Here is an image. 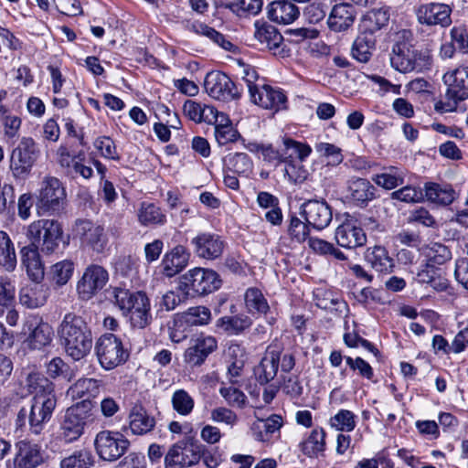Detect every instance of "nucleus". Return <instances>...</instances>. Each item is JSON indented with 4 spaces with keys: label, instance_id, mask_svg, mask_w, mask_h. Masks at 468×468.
Listing matches in <instances>:
<instances>
[{
    "label": "nucleus",
    "instance_id": "nucleus-13",
    "mask_svg": "<svg viewBox=\"0 0 468 468\" xmlns=\"http://www.w3.org/2000/svg\"><path fill=\"white\" fill-rule=\"evenodd\" d=\"M38 155L37 144L31 137H22L13 149L10 156V168L16 176L29 173Z\"/></svg>",
    "mask_w": 468,
    "mask_h": 468
},
{
    "label": "nucleus",
    "instance_id": "nucleus-16",
    "mask_svg": "<svg viewBox=\"0 0 468 468\" xmlns=\"http://www.w3.org/2000/svg\"><path fill=\"white\" fill-rule=\"evenodd\" d=\"M22 333L29 348L37 350L48 346L54 335L51 325L36 316L25 322Z\"/></svg>",
    "mask_w": 468,
    "mask_h": 468
},
{
    "label": "nucleus",
    "instance_id": "nucleus-50",
    "mask_svg": "<svg viewBox=\"0 0 468 468\" xmlns=\"http://www.w3.org/2000/svg\"><path fill=\"white\" fill-rule=\"evenodd\" d=\"M303 161L292 158V155H286V159L283 162L284 178L294 185L303 183L309 176L307 169L303 165Z\"/></svg>",
    "mask_w": 468,
    "mask_h": 468
},
{
    "label": "nucleus",
    "instance_id": "nucleus-43",
    "mask_svg": "<svg viewBox=\"0 0 468 468\" xmlns=\"http://www.w3.org/2000/svg\"><path fill=\"white\" fill-rule=\"evenodd\" d=\"M245 305L251 314H266L270 310L267 299L262 292L256 288H248L244 294Z\"/></svg>",
    "mask_w": 468,
    "mask_h": 468
},
{
    "label": "nucleus",
    "instance_id": "nucleus-57",
    "mask_svg": "<svg viewBox=\"0 0 468 468\" xmlns=\"http://www.w3.org/2000/svg\"><path fill=\"white\" fill-rule=\"evenodd\" d=\"M0 121L4 127L5 136L8 138L17 136L22 121L18 116L11 114L2 104H0Z\"/></svg>",
    "mask_w": 468,
    "mask_h": 468
},
{
    "label": "nucleus",
    "instance_id": "nucleus-54",
    "mask_svg": "<svg viewBox=\"0 0 468 468\" xmlns=\"http://www.w3.org/2000/svg\"><path fill=\"white\" fill-rule=\"evenodd\" d=\"M173 410L181 416H188L194 410L195 400L185 389H176L171 398Z\"/></svg>",
    "mask_w": 468,
    "mask_h": 468
},
{
    "label": "nucleus",
    "instance_id": "nucleus-18",
    "mask_svg": "<svg viewBox=\"0 0 468 468\" xmlns=\"http://www.w3.org/2000/svg\"><path fill=\"white\" fill-rule=\"evenodd\" d=\"M74 233L80 238L83 245L90 247L96 252L103 251L107 244L104 229L91 221L78 220L75 224Z\"/></svg>",
    "mask_w": 468,
    "mask_h": 468
},
{
    "label": "nucleus",
    "instance_id": "nucleus-15",
    "mask_svg": "<svg viewBox=\"0 0 468 468\" xmlns=\"http://www.w3.org/2000/svg\"><path fill=\"white\" fill-rule=\"evenodd\" d=\"M109 280L108 271L100 265L88 266L77 283V292L82 300L91 299L103 289Z\"/></svg>",
    "mask_w": 468,
    "mask_h": 468
},
{
    "label": "nucleus",
    "instance_id": "nucleus-27",
    "mask_svg": "<svg viewBox=\"0 0 468 468\" xmlns=\"http://www.w3.org/2000/svg\"><path fill=\"white\" fill-rule=\"evenodd\" d=\"M217 348V340L213 336L199 335L185 352V360L193 366L201 365L207 356Z\"/></svg>",
    "mask_w": 468,
    "mask_h": 468
},
{
    "label": "nucleus",
    "instance_id": "nucleus-56",
    "mask_svg": "<svg viewBox=\"0 0 468 468\" xmlns=\"http://www.w3.org/2000/svg\"><path fill=\"white\" fill-rule=\"evenodd\" d=\"M282 144V154L292 155V158H294L295 155L296 160H305L312 153V148L309 144L292 138H283Z\"/></svg>",
    "mask_w": 468,
    "mask_h": 468
},
{
    "label": "nucleus",
    "instance_id": "nucleus-25",
    "mask_svg": "<svg viewBox=\"0 0 468 468\" xmlns=\"http://www.w3.org/2000/svg\"><path fill=\"white\" fill-rule=\"evenodd\" d=\"M445 84L451 88L448 89L447 96L457 101H463L466 98L465 90L468 89V66H460L454 69L448 70L442 77Z\"/></svg>",
    "mask_w": 468,
    "mask_h": 468
},
{
    "label": "nucleus",
    "instance_id": "nucleus-2",
    "mask_svg": "<svg viewBox=\"0 0 468 468\" xmlns=\"http://www.w3.org/2000/svg\"><path fill=\"white\" fill-rule=\"evenodd\" d=\"M58 335L66 354L75 361L82 359L91 350V331L80 315L65 314L58 328Z\"/></svg>",
    "mask_w": 468,
    "mask_h": 468
},
{
    "label": "nucleus",
    "instance_id": "nucleus-63",
    "mask_svg": "<svg viewBox=\"0 0 468 468\" xmlns=\"http://www.w3.org/2000/svg\"><path fill=\"white\" fill-rule=\"evenodd\" d=\"M93 144L102 157L112 160L120 159V154L112 138L108 136L98 137Z\"/></svg>",
    "mask_w": 468,
    "mask_h": 468
},
{
    "label": "nucleus",
    "instance_id": "nucleus-33",
    "mask_svg": "<svg viewBox=\"0 0 468 468\" xmlns=\"http://www.w3.org/2000/svg\"><path fill=\"white\" fill-rule=\"evenodd\" d=\"M389 10L388 8H378L365 14L360 22L361 33L371 36L385 27L389 21Z\"/></svg>",
    "mask_w": 468,
    "mask_h": 468
},
{
    "label": "nucleus",
    "instance_id": "nucleus-34",
    "mask_svg": "<svg viewBox=\"0 0 468 468\" xmlns=\"http://www.w3.org/2000/svg\"><path fill=\"white\" fill-rule=\"evenodd\" d=\"M325 431L316 427L299 443V449L307 457H318L325 451Z\"/></svg>",
    "mask_w": 468,
    "mask_h": 468
},
{
    "label": "nucleus",
    "instance_id": "nucleus-12",
    "mask_svg": "<svg viewBox=\"0 0 468 468\" xmlns=\"http://www.w3.org/2000/svg\"><path fill=\"white\" fill-rule=\"evenodd\" d=\"M203 444L197 441L177 442L170 447L165 457L166 468H184L196 465L202 456Z\"/></svg>",
    "mask_w": 468,
    "mask_h": 468
},
{
    "label": "nucleus",
    "instance_id": "nucleus-53",
    "mask_svg": "<svg viewBox=\"0 0 468 468\" xmlns=\"http://www.w3.org/2000/svg\"><path fill=\"white\" fill-rule=\"evenodd\" d=\"M329 425L337 431L350 432L356 426V416L348 410H340L330 418Z\"/></svg>",
    "mask_w": 468,
    "mask_h": 468
},
{
    "label": "nucleus",
    "instance_id": "nucleus-17",
    "mask_svg": "<svg viewBox=\"0 0 468 468\" xmlns=\"http://www.w3.org/2000/svg\"><path fill=\"white\" fill-rule=\"evenodd\" d=\"M250 100L262 109L273 112L287 108V97L282 90L270 85L250 88Z\"/></svg>",
    "mask_w": 468,
    "mask_h": 468
},
{
    "label": "nucleus",
    "instance_id": "nucleus-38",
    "mask_svg": "<svg viewBox=\"0 0 468 468\" xmlns=\"http://www.w3.org/2000/svg\"><path fill=\"white\" fill-rule=\"evenodd\" d=\"M366 261L379 272H389L394 267V261L382 246L368 248L366 252Z\"/></svg>",
    "mask_w": 468,
    "mask_h": 468
},
{
    "label": "nucleus",
    "instance_id": "nucleus-37",
    "mask_svg": "<svg viewBox=\"0 0 468 468\" xmlns=\"http://www.w3.org/2000/svg\"><path fill=\"white\" fill-rule=\"evenodd\" d=\"M101 381L94 378H80L77 380L69 389L68 395L72 399H83L82 401H90L100 393Z\"/></svg>",
    "mask_w": 468,
    "mask_h": 468
},
{
    "label": "nucleus",
    "instance_id": "nucleus-39",
    "mask_svg": "<svg viewBox=\"0 0 468 468\" xmlns=\"http://www.w3.org/2000/svg\"><path fill=\"white\" fill-rule=\"evenodd\" d=\"M48 299V290L40 282L27 286L20 291L19 300L22 305L28 308H38L45 304Z\"/></svg>",
    "mask_w": 468,
    "mask_h": 468
},
{
    "label": "nucleus",
    "instance_id": "nucleus-9",
    "mask_svg": "<svg viewBox=\"0 0 468 468\" xmlns=\"http://www.w3.org/2000/svg\"><path fill=\"white\" fill-rule=\"evenodd\" d=\"M130 441L118 431H101L94 439V447L98 456L106 462H115L128 450Z\"/></svg>",
    "mask_w": 468,
    "mask_h": 468
},
{
    "label": "nucleus",
    "instance_id": "nucleus-40",
    "mask_svg": "<svg viewBox=\"0 0 468 468\" xmlns=\"http://www.w3.org/2000/svg\"><path fill=\"white\" fill-rule=\"evenodd\" d=\"M282 425V419L279 415H272L267 420H257L251 426L253 437L260 441H267L270 436L279 431Z\"/></svg>",
    "mask_w": 468,
    "mask_h": 468
},
{
    "label": "nucleus",
    "instance_id": "nucleus-31",
    "mask_svg": "<svg viewBox=\"0 0 468 468\" xmlns=\"http://www.w3.org/2000/svg\"><path fill=\"white\" fill-rule=\"evenodd\" d=\"M40 251L29 246H25L21 250L22 263L26 267L27 275L35 282H40L45 275Z\"/></svg>",
    "mask_w": 468,
    "mask_h": 468
},
{
    "label": "nucleus",
    "instance_id": "nucleus-4",
    "mask_svg": "<svg viewBox=\"0 0 468 468\" xmlns=\"http://www.w3.org/2000/svg\"><path fill=\"white\" fill-rule=\"evenodd\" d=\"M62 235L61 224L49 218L34 220L26 230V237L29 240L27 246L35 247L46 255H50L58 250Z\"/></svg>",
    "mask_w": 468,
    "mask_h": 468
},
{
    "label": "nucleus",
    "instance_id": "nucleus-6",
    "mask_svg": "<svg viewBox=\"0 0 468 468\" xmlns=\"http://www.w3.org/2000/svg\"><path fill=\"white\" fill-rule=\"evenodd\" d=\"M221 285L218 274L213 270L194 268L180 277L179 289L187 296L204 295L217 291Z\"/></svg>",
    "mask_w": 468,
    "mask_h": 468
},
{
    "label": "nucleus",
    "instance_id": "nucleus-32",
    "mask_svg": "<svg viewBox=\"0 0 468 468\" xmlns=\"http://www.w3.org/2000/svg\"><path fill=\"white\" fill-rule=\"evenodd\" d=\"M188 261L189 253L186 248L176 246L164 256L162 261L163 273L166 277H173L187 265Z\"/></svg>",
    "mask_w": 468,
    "mask_h": 468
},
{
    "label": "nucleus",
    "instance_id": "nucleus-8",
    "mask_svg": "<svg viewBox=\"0 0 468 468\" xmlns=\"http://www.w3.org/2000/svg\"><path fill=\"white\" fill-rule=\"evenodd\" d=\"M95 351L100 365L106 370L123 364L129 356L122 340L113 334L102 335L96 342Z\"/></svg>",
    "mask_w": 468,
    "mask_h": 468
},
{
    "label": "nucleus",
    "instance_id": "nucleus-20",
    "mask_svg": "<svg viewBox=\"0 0 468 468\" xmlns=\"http://www.w3.org/2000/svg\"><path fill=\"white\" fill-rule=\"evenodd\" d=\"M356 12L347 3H338L332 6L326 20L328 28L335 33L349 30L356 21Z\"/></svg>",
    "mask_w": 468,
    "mask_h": 468
},
{
    "label": "nucleus",
    "instance_id": "nucleus-62",
    "mask_svg": "<svg viewBox=\"0 0 468 468\" xmlns=\"http://www.w3.org/2000/svg\"><path fill=\"white\" fill-rule=\"evenodd\" d=\"M219 394L224 398L226 402L231 407L242 409L246 405V395L235 387H221Z\"/></svg>",
    "mask_w": 468,
    "mask_h": 468
},
{
    "label": "nucleus",
    "instance_id": "nucleus-55",
    "mask_svg": "<svg viewBox=\"0 0 468 468\" xmlns=\"http://www.w3.org/2000/svg\"><path fill=\"white\" fill-rule=\"evenodd\" d=\"M73 271V262L71 261L64 260L51 266L49 276L53 282L58 286H62L71 278Z\"/></svg>",
    "mask_w": 468,
    "mask_h": 468
},
{
    "label": "nucleus",
    "instance_id": "nucleus-49",
    "mask_svg": "<svg viewBox=\"0 0 468 468\" xmlns=\"http://www.w3.org/2000/svg\"><path fill=\"white\" fill-rule=\"evenodd\" d=\"M16 255L14 243L8 234L0 231V266L5 271H12L16 267Z\"/></svg>",
    "mask_w": 468,
    "mask_h": 468
},
{
    "label": "nucleus",
    "instance_id": "nucleus-35",
    "mask_svg": "<svg viewBox=\"0 0 468 468\" xmlns=\"http://www.w3.org/2000/svg\"><path fill=\"white\" fill-rule=\"evenodd\" d=\"M210 124H214L215 139L219 145L234 143L240 137L229 117L222 112H218L217 122H212Z\"/></svg>",
    "mask_w": 468,
    "mask_h": 468
},
{
    "label": "nucleus",
    "instance_id": "nucleus-21",
    "mask_svg": "<svg viewBox=\"0 0 468 468\" xmlns=\"http://www.w3.org/2000/svg\"><path fill=\"white\" fill-rule=\"evenodd\" d=\"M307 223L316 229H324L332 221L330 206L324 200H308L302 206Z\"/></svg>",
    "mask_w": 468,
    "mask_h": 468
},
{
    "label": "nucleus",
    "instance_id": "nucleus-45",
    "mask_svg": "<svg viewBox=\"0 0 468 468\" xmlns=\"http://www.w3.org/2000/svg\"><path fill=\"white\" fill-rule=\"evenodd\" d=\"M375 45L376 39L374 37L360 33L352 46L353 58L362 63L367 62L371 58Z\"/></svg>",
    "mask_w": 468,
    "mask_h": 468
},
{
    "label": "nucleus",
    "instance_id": "nucleus-58",
    "mask_svg": "<svg viewBox=\"0 0 468 468\" xmlns=\"http://www.w3.org/2000/svg\"><path fill=\"white\" fill-rule=\"evenodd\" d=\"M15 286L7 278H0V317L5 313L6 308L14 306Z\"/></svg>",
    "mask_w": 468,
    "mask_h": 468
},
{
    "label": "nucleus",
    "instance_id": "nucleus-19",
    "mask_svg": "<svg viewBox=\"0 0 468 468\" xmlns=\"http://www.w3.org/2000/svg\"><path fill=\"white\" fill-rule=\"evenodd\" d=\"M14 468H36L44 462L41 446L28 440H21L15 444Z\"/></svg>",
    "mask_w": 468,
    "mask_h": 468
},
{
    "label": "nucleus",
    "instance_id": "nucleus-14",
    "mask_svg": "<svg viewBox=\"0 0 468 468\" xmlns=\"http://www.w3.org/2000/svg\"><path fill=\"white\" fill-rule=\"evenodd\" d=\"M207 93L213 99L230 101L239 98L240 93L230 78L221 71H211L204 81Z\"/></svg>",
    "mask_w": 468,
    "mask_h": 468
},
{
    "label": "nucleus",
    "instance_id": "nucleus-11",
    "mask_svg": "<svg viewBox=\"0 0 468 468\" xmlns=\"http://www.w3.org/2000/svg\"><path fill=\"white\" fill-rule=\"evenodd\" d=\"M90 408V402L81 401L66 410L61 424V435L66 441L71 442L82 435L84 427L91 416Z\"/></svg>",
    "mask_w": 468,
    "mask_h": 468
},
{
    "label": "nucleus",
    "instance_id": "nucleus-60",
    "mask_svg": "<svg viewBox=\"0 0 468 468\" xmlns=\"http://www.w3.org/2000/svg\"><path fill=\"white\" fill-rule=\"evenodd\" d=\"M184 318L186 323L190 325H204L209 323L211 313L207 307L195 306L184 314Z\"/></svg>",
    "mask_w": 468,
    "mask_h": 468
},
{
    "label": "nucleus",
    "instance_id": "nucleus-44",
    "mask_svg": "<svg viewBox=\"0 0 468 468\" xmlns=\"http://www.w3.org/2000/svg\"><path fill=\"white\" fill-rule=\"evenodd\" d=\"M404 176L405 174L401 169L389 166L384 168L381 173L375 175L372 180L378 186L390 190L403 184Z\"/></svg>",
    "mask_w": 468,
    "mask_h": 468
},
{
    "label": "nucleus",
    "instance_id": "nucleus-30",
    "mask_svg": "<svg viewBox=\"0 0 468 468\" xmlns=\"http://www.w3.org/2000/svg\"><path fill=\"white\" fill-rule=\"evenodd\" d=\"M299 15V8L290 0L274 1L268 8L269 18L278 24H291Z\"/></svg>",
    "mask_w": 468,
    "mask_h": 468
},
{
    "label": "nucleus",
    "instance_id": "nucleus-1",
    "mask_svg": "<svg viewBox=\"0 0 468 468\" xmlns=\"http://www.w3.org/2000/svg\"><path fill=\"white\" fill-rule=\"evenodd\" d=\"M27 383L35 396L28 410V427L31 433L40 434L50 420L57 406L54 384L37 372L28 374Z\"/></svg>",
    "mask_w": 468,
    "mask_h": 468
},
{
    "label": "nucleus",
    "instance_id": "nucleus-42",
    "mask_svg": "<svg viewBox=\"0 0 468 468\" xmlns=\"http://www.w3.org/2000/svg\"><path fill=\"white\" fill-rule=\"evenodd\" d=\"M251 319L245 314L234 316H223L219 318L216 325L229 335H239L251 325Z\"/></svg>",
    "mask_w": 468,
    "mask_h": 468
},
{
    "label": "nucleus",
    "instance_id": "nucleus-36",
    "mask_svg": "<svg viewBox=\"0 0 468 468\" xmlns=\"http://www.w3.org/2000/svg\"><path fill=\"white\" fill-rule=\"evenodd\" d=\"M183 111L185 115L195 122L211 123L217 122L218 111L209 105L187 100L183 105Z\"/></svg>",
    "mask_w": 468,
    "mask_h": 468
},
{
    "label": "nucleus",
    "instance_id": "nucleus-28",
    "mask_svg": "<svg viewBox=\"0 0 468 468\" xmlns=\"http://www.w3.org/2000/svg\"><path fill=\"white\" fill-rule=\"evenodd\" d=\"M348 198L358 207H366L376 197V187L366 178H351L347 183Z\"/></svg>",
    "mask_w": 468,
    "mask_h": 468
},
{
    "label": "nucleus",
    "instance_id": "nucleus-29",
    "mask_svg": "<svg viewBox=\"0 0 468 468\" xmlns=\"http://www.w3.org/2000/svg\"><path fill=\"white\" fill-rule=\"evenodd\" d=\"M335 240L343 248L353 249L364 245L367 238L361 228L346 221L335 229Z\"/></svg>",
    "mask_w": 468,
    "mask_h": 468
},
{
    "label": "nucleus",
    "instance_id": "nucleus-61",
    "mask_svg": "<svg viewBox=\"0 0 468 468\" xmlns=\"http://www.w3.org/2000/svg\"><path fill=\"white\" fill-rule=\"evenodd\" d=\"M210 420L216 423H223L229 428H233L239 421V417L235 411L226 407H217L210 411Z\"/></svg>",
    "mask_w": 468,
    "mask_h": 468
},
{
    "label": "nucleus",
    "instance_id": "nucleus-10",
    "mask_svg": "<svg viewBox=\"0 0 468 468\" xmlns=\"http://www.w3.org/2000/svg\"><path fill=\"white\" fill-rule=\"evenodd\" d=\"M452 6L441 2H427L415 7L417 22L427 27H449L452 21Z\"/></svg>",
    "mask_w": 468,
    "mask_h": 468
},
{
    "label": "nucleus",
    "instance_id": "nucleus-24",
    "mask_svg": "<svg viewBox=\"0 0 468 468\" xmlns=\"http://www.w3.org/2000/svg\"><path fill=\"white\" fill-rule=\"evenodd\" d=\"M280 359L281 348L269 346L260 365L255 368L256 378L261 385L269 383L276 377Z\"/></svg>",
    "mask_w": 468,
    "mask_h": 468
},
{
    "label": "nucleus",
    "instance_id": "nucleus-26",
    "mask_svg": "<svg viewBox=\"0 0 468 468\" xmlns=\"http://www.w3.org/2000/svg\"><path fill=\"white\" fill-rule=\"evenodd\" d=\"M129 429L134 435H145L151 432L156 424L155 419L141 404L132 407L128 414Z\"/></svg>",
    "mask_w": 468,
    "mask_h": 468
},
{
    "label": "nucleus",
    "instance_id": "nucleus-52",
    "mask_svg": "<svg viewBox=\"0 0 468 468\" xmlns=\"http://www.w3.org/2000/svg\"><path fill=\"white\" fill-rule=\"evenodd\" d=\"M423 254L430 267L441 265L452 258L450 250L441 243H431L423 250Z\"/></svg>",
    "mask_w": 468,
    "mask_h": 468
},
{
    "label": "nucleus",
    "instance_id": "nucleus-48",
    "mask_svg": "<svg viewBox=\"0 0 468 468\" xmlns=\"http://www.w3.org/2000/svg\"><path fill=\"white\" fill-rule=\"evenodd\" d=\"M139 222L143 226L163 225L165 220V215L161 208L154 203L143 202L137 211Z\"/></svg>",
    "mask_w": 468,
    "mask_h": 468
},
{
    "label": "nucleus",
    "instance_id": "nucleus-64",
    "mask_svg": "<svg viewBox=\"0 0 468 468\" xmlns=\"http://www.w3.org/2000/svg\"><path fill=\"white\" fill-rule=\"evenodd\" d=\"M314 148L320 156L329 158V163L332 165H339L343 162L342 150L333 144L321 142L316 144Z\"/></svg>",
    "mask_w": 468,
    "mask_h": 468
},
{
    "label": "nucleus",
    "instance_id": "nucleus-46",
    "mask_svg": "<svg viewBox=\"0 0 468 468\" xmlns=\"http://www.w3.org/2000/svg\"><path fill=\"white\" fill-rule=\"evenodd\" d=\"M228 171L240 176L249 177L253 170V163L250 156L244 153L229 154L225 159Z\"/></svg>",
    "mask_w": 468,
    "mask_h": 468
},
{
    "label": "nucleus",
    "instance_id": "nucleus-51",
    "mask_svg": "<svg viewBox=\"0 0 468 468\" xmlns=\"http://www.w3.org/2000/svg\"><path fill=\"white\" fill-rule=\"evenodd\" d=\"M94 464L92 453L86 449L75 451L60 461V468H90Z\"/></svg>",
    "mask_w": 468,
    "mask_h": 468
},
{
    "label": "nucleus",
    "instance_id": "nucleus-23",
    "mask_svg": "<svg viewBox=\"0 0 468 468\" xmlns=\"http://www.w3.org/2000/svg\"><path fill=\"white\" fill-rule=\"evenodd\" d=\"M254 37L262 47L272 51L275 56H285L282 47L283 37L273 26L255 23Z\"/></svg>",
    "mask_w": 468,
    "mask_h": 468
},
{
    "label": "nucleus",
    "instance_id": "nucleus-22",
    "mask_svg": "<svg viewBox=\"0 0 468 468\" xmlns=\"http://www.w3.org/2000/svg\"><path fill=\"white\" fill-rule=\"evenodd\" d=\"M195 253L206 260L218 258L224 250V242L218 235L201 233L191 240Z\"/></svg>",
    "mask_w": 468,
    "mask_h": 468
},
{
    "label": "nucleus",
    "instance_id": "nucleus-5",
    "mask_svg": "<svg viewBox=\"0 0 468 468\" xmlns=\"http://www.w3.org/2000/svg\"><path fill=\"white\" fill-rule=\"evenodd\" d=\"M392 52L391 66L399 72H423L431 69L432 66V57L428 49H418L406 44H398L393 47Z\"/></svg>",
    "mask_w": 468,
    "mask_h": 468
},
{
    "label": "nucleus",
    "instance_id": "nucleus-7",
    "mask_svg": "<svg viewBox=\"0 0 468 468\" xmlns=\"http://www.w3.org/2000/svg\"><path fill=\"white\" fill-rule=\"evenodd\" d=\"M66 201V190L55 176H45L37 195L36 207L38 215L58 212Z\"/></svg>",
    "mask_w": 468,
    "mask_h": 468
},
{
    "label": "nucleus",
    "instance_id": "nucleus-41",
    "mask_svg": "<svg viewBox=\"0 0 468 468\" xmlns=\"http://www.w3.org/2000/svg\"><path fill=\"white\" fill-rule=\"evenodd\" d=\"M425 197L432 203L448 206L455 199V191L449 186H441L436 183H426L424 186Z\"/></svg>",
    "mask_w": 468,
    "mask_h": 468
},
{
    "label": "nucleus",
    "instance_id": "nucleus-59",
    "mask_svg": "<svg viewBox=\"0 0 468 468\" xmlns=\"http://www.w3.org/2000/svg\"><path fill=\"white\" fill-rule=\"evenodd\" d=\"M47 373L52 378L61 377L68 381L74 378V373L69 366L60 357H54L49 361L47 366Z\"/></svg>",
    "mask_w": 468,
    "mask_h": 468
},
{
    "label": "nucleus",
    "instance_id": "nucleus-3",
    "mask_svg": "<svg viewBox=\"0 0 468 468\" xmlns=\"http://www.w3.org/2000/svg\"><path fill=\"white\" fill-rule=\"evenodd\" d=\"M111 295L115 306L118 307L122 315L129 318L133 327L144 329L152 323L151 303L145 292L114 287Z\"/></svg>",
    "mask_w": 468,
    "mask_h": 468
},
{
    "label": "nucleus",
    "instance_id": "nucleus-47",
    "mask_svg": "<svg viewBox=\"0 0 468 468\" xmlns=\"http://www.w3.org/2000/svg\"><path fill=\"white\" fill-rule=\"evenodd\" d=\"M189 28L192 32L207 37L227 51H232L235 48V46L229 40L226 39L221 33L202 22H193Z\"/></svg>",
    "mask_w": 468,
    "mask_h": 468
}]
</instances>
